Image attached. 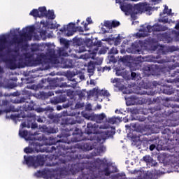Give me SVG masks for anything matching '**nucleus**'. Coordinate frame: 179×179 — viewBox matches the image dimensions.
<instances>
[{"mask_svg": "<svg viewBox=\"0 0 179 179\" xmlns=\"http://www.w3.org/2000/svg\"><path fill=\"white\" fill-rule=\"evenodd\" d=\"M70 123L66 124L64 131L66 132L62 136L60 140H57L52 137L46 139L45 142V148L41 152L46 153H52L55 152L56 157L59 159L57 163L64 170L71 171L72 174L79 173L80 168V159H83L82 155H79L78 149L83 152H89L93 150V145L90 143L83 141L76 144L74 146L71 145L73 142H80L82 141H89V138L83 137V132L76 126V121L69 120Z\"/></svg>", "mask_w": 179, "mask_h": 179, "instance_id": "nucleus-1", "label": "nucleus"}, {"mask_svg": "<svg viewBox=\"0 0 179 179\" xmlns=\"http://www.w3.org/2000/svg\"><path fill=\"white\" fill-rule=\"evenodd\" d=\"M106 162L107 161L99 158L94 160L92 169L94 171H95V177L96 179H127L124 173H117L110 177L111 173H117V169L116 166H111L110 167L113 169L112 171L110 170V168L109 166H106L103 170H101V166H106Z\"/></svg>", "mask_w": 179, "mask_h": 179, "instance_id": "nucleus-2", "label": "nucleus"}, {"mask_svg": "<svg viewBox=\"0 0 179 179\" xmlns=\"http://www.w3.org/2000/svg\"><path fill=\"white\" fill-rule=\"evenodd\" d=\"M155 111H161L162 115H166L171 117V121H178L179 120V106L178 105H165V108H162L160 105L154 107Z\"/></svg>", "mask_w": 179, "mask_h": 179, "instance_id": "nucleus-3", "label": "nucleus"}, {"mask_svg": "<svg viewBox=\"0 0 179 179\" xmlns=\"http://www.w3.org/2000/svg\"><path fill=\"white\" fill-rule=\"evenodd\" d=\"M23 164H27L28 167H40L45 164L44 155L24 156Z\"/></svg>", "mask_w": 179, "mask_h": 179, "instance_id": "nucleus-4", "label": "nucleus"}, {"mask_svg": "<svg viewBox=\"0 0 179 179\" xmlns=\"http://www.w3.org/2000/svg\"><path fill=\"white\" fill-rule=\"evenodd\" d=\"M47 57H48L49 62L53 65H58L59 64L60 57H68V52L64 49H59L57 54L55 53V50L48 49L47 52Z\"/></svg>", "mask_w": 179, "mask_h": 179, "instance_id": "nucleus-5", "label": "nucleus"}, {"mask_svg": "<svg viewBox=\"0 0 179 179\" xmlns=\"http://www.w3.org/2000/svg\"><path fill=\"white\" fill-rule=\"evenodd\" d=\"M168 29L167 26L156 23L153 26L147 25L146 29H141L140 31H143V33H137L136 36L141 38V37H146L148 33H152V31H166Z\"/></svg>", "mask_w": 179, "mask_h": 179, "instance_id": "nucleus-6", "label": "nucleus"}, {"mask_svg": "<svg viewBox=\"0 0 179 179\" xmlns=\"http://www.w3.org/2000/svg\"><path fill=\"white\" fill-rule=\"evenodd\" d=\"M36 28L34 26L27 27L22 29V33L20 34V38L17 40L18 43L30 41L33 37Z\"/></svg>", "mask_w": 179, "mask_h": 179, "instance_id": "nucleus-7", "label": "nucleus"}, {"mask_svg": "<svg viewBox=\"0 0 179 179\" xmlns=\"http://www.w3.org/2000/svg\"><path fill=\"white\" fill-rule=\"evenodd\" d=\"M159 64H155L154 68L152 67L150 65H145L143 68V71L144 73L147 75H153V69H155V72H159V73L162 72H164L166 71V66H164V60H160L158 62Z\"/></svg>", "mask_w": 179, "mask_h": 179, "instance_id": "nucleus-8", "label": "nucleus"}, {"mask_svg": "<svg viewBox=\"0 0 179 179\" xmlns=\"http://www.w3.org/2000/svg\"><path fill=\"white\" fill-rule=\"evenodd\" d=\"M55 87H73L75 89L78 86V82L75 79L68 81L69 85L66 83H64V78H56L55 80Z\"/></svg>", "mask_w": 179, "mask_h": 179, "instance_id": "nucleus-9", "label": "nucleus"}, {"mask_svg": "<svg viewBox=\"0 0 179 179\" xmlns=\"http://www.w3.org/2000/svg\"><path fill=\"white\" fill-rule=\"evenodd\" d=\"M10 57L11 58H3V62L7 64L10 69H16L17 68V66L16 65V59L17 58V55L11 54Z\"/></svg>", "mask_w": 179, "mask_h": 179, "instance_id": "nucleus-10", "label": "nucleus"}, {"mask_svg": "<svg viewBox=\"0 0 179 179\" xmlns=\"http://www.w3.org/2000/svg\"><path fill=\"white\" fill-rule=\"evenodd\" d=\"M157 89H159L158 90L159 93H164V94H168L171 95L174 93V90L173 89L172 85H157Z\"/></svg>", "mask_w": 179, "mask_h": 179, "instance_id": "nucleus-11", "label": "nucleus"}, {"mask_svg": "<svg viewBox=\"0 0 179 179\" xmlns=\"http://www.w3.org/2000/svg\"><path fill=\"white\" fill-rule=\"evenodd\" d=\"M127 51L130 54H141L142 52L141 45L138 42L133 43L131 47L127 49Z\"/></svg>", "mask_w": 179, "mask_h": 179, "instance_id": "nucleus-12", "label": "nucleus"}, {"mask_svg": "<svg viewBox=\"0 0 179 179\" xmlns=\"http://www.w3.org/2000/svg\"><path fill=\"white\" fill-rule=\"evenodd\" d=\"M75 26L76 24L73 22H70L68 25L67 27H64L60 29V31L64 33L66 30L67 31L66 36L67 37H71V36H73L75 34Z\"/></svg>", "mask_w": 179, "mask_h": 179, "instance_id": "nucleus-13", "label": "nucleus"}, {"mask_svg": "<svg viewBox=\"0 0 179 179\" xmlns=\"http://www.w3.org/2000/svg\"><path fill=\"white\" fill-rule=\"evenodd\" d=\"M176 141H178V142L176 143V146L174 147V150L176 152L175 155L176 158V162L174 164L173 169L174 171L179 173V138L176 139Z\"/></svg>", "mask_w": 179, "mask_h": 179, "instance_id": "nucleus-14", "label": "nucleus"}, {"mask_svg": "<svg viewBox=\"0 0 179 179\" xmlns=\"http://www.w3.org/2000/svg\"><path fill=\"white\" fill-rule=\"evenodd\" d=\"M66 101V96L60 95L57 96H54L53 98L50 99V102L51 104L56 106V104H59L61 103H65Z\"/></svg>", "mask_w": 179, "mask_h": 179, "instance_id": "nucleus-15", "label": "nucleus"}, {"mask_svg": "<svg viewBox=\"0 0 179 179\" xmlns=\"http://www.w3.org/2000/svg\"><path fill=\"white\" fill-rule=\"evenodd\" d=\"M85 134L87 135H97L99 134V131H97V128L93 125L92 123H87V128L85 129Z\"/></svg>", "mask_w": 179, "mask_h": 179, "instance_id": "nucleus-16", "label": "nucleus"}, {"mask_svg": "<svg viewBox=\"0 0 179 179\" xmlns=\"http://www.w3.org/2000/svg\"><path fill=\"white\" fill-rule=\"evenodd\" d=\"M136 8L139 12H150L152 10V7L148 3L137 4Z\"/></svg>", "mask_w": 179, "mask_h": 179, "instance_id": "nucleus-17", "label": "nucleus"}, {"mask_svg": "<svg viewBox=\"0 0 179 179\" xmlns=\"http://www.w3.org/2000/svg\"><path fill=\"white\" fill-rule=\"evenodd\" d=\"M29 135H31L32 136H34V135H36V133L33 134H30L29 133V131L27 130H19V135L21 138H24V139H27V141H31V138H30V136H29Z\"/></svg>", "mask_w": 179, "mask_h": 179, "instance_id": "nucleus-18", "label": "nucleus"}, {"mask_svg": "<svg viewBox=\"0 0 179 179\" xmlns=\"http://www.w3.org/2000/svg\"><path fill=\"white\" fill-rule=\"evenodd\" d=\"M61 63L63 64L64 68H73V60L71 59L62 58Z\"/></svg>", "mask_w": 179, "mask_h": 179, "instance_id": "nucleus-19", "label": "nucleus"}, {"mask_svg": "<svg viewBox=\"0 0 179 179\" xmlns=\"http://www.w3.org/2000/svg\"><path fill=\"white\" fill-rule=\"evenodd\" d=\"M94 93H96V94H100L101 96H106L107 97H108V96H110V92H108V91L107 90H101L97 89V88H94L92 90V94H94Z\"/></svg>", "mask_w": 179, "mask_h": 179, "instance_id": "nucleus-20", "label": "nucleus"}, {"mask_svg": "<svg viewBox=\"0 0 179 179\" xmlns=\"http://www.w3.org/2000/svg\"><path fill=\"white\" fill-rule=\"evenodd\" d=\"M44 58H45V55L43 53L37 55L36 58L34 60V64H35V65H40L43 64Z\"/></svg>", "mask_w": 179, "mask_h": 179, "instance_id": "nucleus-21", "label": "nucleus"}, {"mask_svg": "<svg viewBox=\"0 0 179 179\" xmlns=\"http://www.w3.org/2000/svg\"><path fill=\"white\" fill-rule=\"evenodd\" d=\"M38 12H39V15L41 16V17H45V16L47 15V8H45V6L43 7H39L38 8Z\"/></svg>", "mask_w": 179, "mask_h": 179, "instance_id": "nucleus-22", "label": "nucleus"}, {"mask_svg": "<svg viewBox=\"0 0 179 179\" xmlns=\"http://www.w3.org/2000/svg\"><path fill=\"white\" fill-rule=\"evenodd\" d=\"M5 43H6V36H3L0 37V51H3L5 50Z\"/></svg>", "mask_w": 179, "mask_h": 179, "instance_id": "nucleus-23", "label": "nucleus"}, {"mask_svg": "<svg viewBox=\"0 0 179 179\" xmlns=\"http://www.w3.org/2000/svg\"><path fill=\"white\" fill-rule=\"evenodd\" d=\"M104 118H106V114L104 113L96 115V122H97L98 124H101Z\"/></svg>", "mask_w": 179, "mask_h": 179, "instance_id": "nucleus-24", "label": "nucleus"}, {"mask_svg": "<svg viewBox=\"0 0 179 179\" xmlns=\"http://www.w3.org/2000/svg\"><path fill=\"white\" fill-rule=\"evenodd\" d=\"M43 129L44 132H46V134H55V132H57L55 129L52 127H48L47 126H43Z\"/></svg>", "mask_w": 179, "mask_h": 179, "instance_id": "nucleus-25", "label": "nucleus"}, {"mask_svg": "<svg viewBox=\"0 0 179 179\" xmlns=\"http://www.w3.org/2000/svg\"><path fill=\"white\" fill-rule=\"evenodd\" d=\"M120 9L122 12H129L131 9H132V5L131 4H125L120 6Z\"/></svg>", "mask_w": 179, "mask_h": 179, "instance_id": "nucleus-26", "label": "nucleus"}, {"mask_svg": "<svg viewBox=\"0 0 179 179\" xmlns=\"http://www.w3.org/2000/svg\"><path fill=\"white\" fill-rule=\"evenodd\" d=\"M64 175L62 174V171L60 172H54L51 176L50 178L51 179H61V178Z\"/></svg>", "mask_w": 179, "mask_h": 179, "instance_id": "nucleus-27", "label": "nucleus"}, {"mask_svg": "<svg viewBox=\"0 0 179 179\" xmlns=\"http://www.w3.org/2000/svg\"><path fill=\"white\" fill-rule=\"evenodd\" d=\"M59 41L61 45H64V48H69V41H66V39L64 38H60Z\"/></svg>", "mask_w": 179, "mask_h": 179, "instance_id": "nucleus-28", "label": "nucleus"}, {"mask_svg": "<svg viewBox=\"0 0 179 179\" xmlns=\"http://www.w3.org/2000/svg\"><path fill=\"white\" fill-rule=\"evenodd\" d=\"M45 17L50 19L51 20H54V19H55V14L54 13V10H52L47 12L46 15H45Z\"/></svg>", "mask_w": 179, "mask_h": 179, "instance_id": "nucleus-29", "label": "nucleus"}, {"mask_svg": "<svg viewBox=\"0 0 179 179\" xmlns=\"http://www.w3.org/2000/svg\"><path fill=\"white\" fill-rule=\"evenodd\" d=\"M29 15H31V16H33L34 17H41L40 16V11H38V10L37 9H33Z\"/></svg>", "mask_w": 179, "mask_h": 179, "instance_id": "nucleus-30", "label": "nucleus"}, {"mask_svg": "<svg viewBox=\"0 0 179 179\" xmlns=\"http://www.w3.org/2000/svg\"><path fill=\"white\" fill-rule=\"evenodd\" d=\"M35 177L37 178H41L43 176H45V171H38L34 173Z\"/></svg>", "mask_w": 179, "mask_h": 179, "instance_id": "nucleus-31", "label": "nucleus"}, {"mask_svg": "<svg viewBox=\"0 0 179 179\" xmlns=\"http://www.w3.org/2000/svg\"><path fill=\"white\" fill-rule=\"evenodd\" d=\"M62 107H63V108H68L69 107H71V103L69 102H68L67 103H64L62 105V106H57V111H61V110H62Z\"/></svg>", "mask_w": 179, "mask_h": 179, "instance_id": "nucleus-32", "label": "nucleus"}, {"mask_svg": "<svg viewBox=\"0 0 179 179\" xmlns=\"http://www.w3.org/2000/svg\"><path fill=\"white\" fill-rule=\"evenodd\" d=\"M171 60L172 61V62H174L175 64H178V66H179V55L171 56Z\"/></svg>", "mask_w": 179, "mask_h": 179, "instance_id": "nucleus-33", "label": "nucleus"}, {"mask_svg": "<svg viewBox=\"0 0 179 179\" xmlns=\"http://www.w3.org/2000/svg\"><path fill=\"white\" fill-rule=\"evenodd\" d=\"M10 111H15L13 110L12 106H10L7 109H4V110H0V115H2V114H3V113H10Z\"/></svg>", "mask_w": 179, "mask_h": 179, "instance_id": "nucleus-34", "label": "nucleus"}, {"mask_svg": "<svg viewBox=\"0 0 179 179\" xmlns=\"http://www.w3.org/2000/svg\"><path fill=\"white\" fill-rule=\"evenodd\" d=\"M152 159L150 155H145L143 157V160L145 162V163H150Z\"/></svg>", "mask_w": 179, "mask_h": 179, "instance_id": "nucleus-35", "label": "nucleus"}, {"mask_svg": "<svg viewBox=\"0 0 179 179\" xmlns=\"http://www.w3.org/2000/svg\"><path fill=\"white\" fill-rule=\"evenodd\" d=\"M171 15V9H169V6H165L164 9L163 10L164 15Z\"/></svg>", "mask_w": 179, "mask_h": 179, "instance_id": "nucleus-36", "label": "nucleus"}, {"mask_svg": "<svg viewBox=\"0 0 179 179\" xmlns=\"http://www.w3.org/2000/svg\"><path fill=\"white\" fill-rule=\"evenodd\" d=\"M111 24H112V29L115 28V27H118V26H120V24H121V23L120 22V21H117V20H113L111 22Z\"/></svg>", "mask_w": 179, "mask_h": 179, "instance_id": "nucleus-37", "label": "nucleus"}, {"mask_svg": "<svg viewBox=\"0 0 179 179\" xmlns=\"http://www.w3.org/2000/svg\"><path fill=\"white\" fill-rule=\"evenodd\" d=\"M163 38L165 39V41H166V43H171V41L173 40L171 38V36L167 35V34H164L162 36Z\"/></svg>", "mask_w": 179, "mask_h": 179, "instance_id": "nucleus-38", "label": "nucleus"}, {"mask_svg": "<svg viewBox=\"0 0 179 179\" xmlns=\"http://www.w3.org/2000/svg\"><path fill=\"white\" fill-rule=\"evenodd\" d=\"M66 76L69 80H72V78L75 76V73H72L71 71H68L66 73Z\"/></svg>", "mask_w": 179, "mask_h": 179, "instance_id": "nucleus-39", "label": "nucleus"}, {"mask_svg": "<svg viewBox=\"0 0 179 179\" xmlns=\"http://www.w3.org/2000/svg\"><path fill=\"white\" fill-rule=\"evenodd\" d=\"M167 83H179V78L166 80Z\"/></svg>", "mask_w": 179, "mask_h": 179, "instance_id": "nucleus-40", "label": "nucleus"}, {"mask_svg": "<svg viewBox=\"0 0 179 179\" xmlns=\"http://www.w3.org/2000/svg\"><path fill=\"white\" fill-rule=\"evenodd\" d=\"M24 153H33V152H34V150H33V148H31L26 147L24 149Z\"/></svg>", "mask_w": 179, "mask_h": 179, "instance_id": "nucleus-41", "label": "nucleus"}, {"mask_svg": "<svg viewBox=\"0 0 179 179\" xmlns=\"http://www.w3.org/2000/svg\"><path fill=\"white\" fill-rule=\"evenodd\" d=\"M39 48H38V45H33L31 48V51H32V52H36V51H39Z\"/></svg>", "mask_w": 179, "mask_h": 179, "instance_id": "nucleus-42", "label": "nucleus"}, {"mask_svg": "<svg viewBox=\"0 0 179 179\" xmlns=\"http://www.w3.org/2000/svg\"><path fill=\"white\" fill-rule=\"evenodd\" d=\"M104 26H105V27H108V29H113L111 22H110V21H106L104 22Z\"/></svg>", "mask_w": 179, "mask_h": 179, "instance_id": "nucleus-43", "label": "nucleus"}, {"mask_svg": "<svg viewBox=\"0 0 179 179\" xmlns=\"http://www.w3.org/2000/svg\"><path fill=\"white\" fill-rule=\"evenodd\" d=\"M15 103H16L17 104H19L20 103H26V98L24 97L20 98V99L15 101Z\"/></svg>", "mask_w": 179, "mask_h": 179, "instance_id": "nucleus-44", "label": "nucleus"}, {"mask_svg": "<svg viewBox=\"0 0 179 179\" xmlns=\"http://www.w3.org/2000/svg\"><path fill=\"white\" fill-rule=\"evenodd\" d=\"M73 43L76 44V45H80L81 43H80V39L78 38H74L73 39Z\"/></svg>", "mask_w": 179, "mask_h": 179, "instance_id": "nucleus-45", "label": "nucleus"}, {"mask_svg": "<svg viewBox=\"0 0 179 179\" xmlns=\"http://www.w3.org/2000/svg\"><path fill=\"white\" fill-rule=\"evenodd\" d=\"M169 133H170V129H165L162 131V134H164V135H168L167 139H168V141H170V136H169Z\"/></svg>", "mask_w": 179, "mask_h": 179, "instance_id": "nucleus-46", "label": "nucleus"}, {"mask_svg": "<svg viewBox=\"0 0 179 179\" xmlns=\"http://www.w3.org/2000/svg\"><path fill=\"white\" fill-rule=\"evenodd\" d=\"M110 54H118V50L116 48H112L110 51Z\"/></svg>", "mask_w": 179, "mask_h": 179, "instance_id": "nucleus-47", "label": "nucleus"}, {"mask_svg": "<svg viewBox=\"0 0 179 179\" xmlns=\"http://www.w3.org/2000/svg\"><path fill=\"white\" fill-rule=\"evenodd\" d=\"M2 106H3L4 107H9V101L8 100H3Z\"/></svg>", "mask_w": 179, "mask_h": 179, "instance_id": "nucleus-48", "label": "nucleus"}, {"mask_svg": "<svg viewBox=\"0 0 179 179\" xmlns=\"http://www.w3.org/2000/svg\"><path fill=\"white\" fill-rule=\"evenodd\" d=\"M109 124H115L117 122V119L115 117H112L108 120Z\"/></svg>", "mask_w": 179, "mask_h": 179, "instance_id": "nucleus-49", "label": "nucleus"}, {"mask_svg": "<svg viewBox=\"0 0 179 179\" xmlns=\"http://www.w3.org/2000/svg\"><path fill=\"white\" fill-rule=\"evenodd\" d=\"M107 52V48H101L99 52V54L101 55V54H106Z\"/></svg>", "mask_w": 179, "mask_h": 179, "instance_id": "nucleus-50", "label": "nucleus"}, {"mask_svg": "<svg viewBox=\"0 0 179 179\" xmlns=\"http://www.w3.org/2000/svg\"><path fill=\"white\" fill-rule=\"evenodd\" d=\"M83 107H85V103H78L76 104V108H82Z\"/></svg>", "mask_w": 179, "mask_h": 179, "instance_id": "nucleus-51", "label": "nucleus"}, {"mask_svg": "<svg viewBox=\"0 0 179 179\" xmlns=\"http://www.w3.org/2000/svg\"><path fill=\"white\" fill-rule=\"evenodd\" d=\"M121 38H120V36L116 37V38L115 39V44H116V45H118V44H120L121 43Z\"/></svg>", "mask_w": 179, "mask_h": 179, "instance_id": "nucleus-52", "label": "nucleus"}, {"mask_svg": "<svg viewBox=\"0 0 179 179\" xmlns=\"http://www.w3.org/2000/svg\"><path fill=\"white\" fill-rule=\"evenodd\" d=\"M31 128L32 129H36V128H38V124H37V123L32 122L31 124Z\"/></svg>", "mask_w": 179, "mask_h": 179, "instance_id": "nucleus-53", "label": "nucleus"}, {"mask_svg": "<svg viewBox=\"0 0 179 179\" xmlns=\"http://www.w3.org/2000/svg\"><path fill=\"white\" fill-rule=\"evenodd\" d=\"M88 120L90 121H95L96 122V115H90V118Z\"/></svg>", "mask_w": 179, "mask_h": 179, "instance_id": "nucleus-54", "label": "nucleus"}, {"mask_svg": "<svg viewBox=\"0 0 179 179\" xmlns=\"http://www.w3.org/2000/svg\"><path fill=\"white\" fill-rule=\"evenodd\" d=\"M141 100L138 101V104H145L146 103V99L145 98H140Z\"/></svg>", "mask_w": 179, "mask_h": 179, "instance_id": "nucleus-55", "label": "nucleus"}, {"mask_svg": "<svg viewBox=\"0 0 179 179\" xmlns=\"http://www.w3.org/2000/svg\"><path fill=\"white\" fill-rule=\"evenodd\" d=\"M94 44L96 47L99 48V47H101V45L103 44V43H101V41H98Z\"/></svg>", "mask_w": 179, "mask_h": 179, "instance_id": "nucleus-56", "label": "nucleus"}, {"mask_svg": "<svg viewBox=\"0 0 179 179\" xmlns=\"http://www.w3.org/2000/svg\"><path fill=\"white\" fill-rule=\"evenodd\" d=\"M177 73H179V69L175 70V71H173V73L171 74V76H172L173 78H174V76H176L177 75Z\"/></svg>", "mask_w": 179, "mask_h": 179, "instance_id": "nucleus-57", "label": "nucleus"}, {"mask_svg": "<svg viewBox=\"0 0 179 179\" xmlns=\"http://www.w3.org/2000/svg\"><path fill=\"white\" fill-rule=\"evenodd\" d=\"M138 121H141V122H143V121H146V117L143 116H139Z\"/></svg>", "mask_w": 179, "mask_h": 179, "instance_id": "nucleus-58", "label": "nucleus"}, {"mask_svg": "<svg viewBox=\"0 0 179 179\" xmlns=\"http://www.w3.org/2000/svg\"><path fill=\"white\" fill-rule=\"evenodd\" d=\"M152 166H156V165L157 164V162H156V161L153 160V158L152 159V161L150 162Z\"/></svg>", "mask_w": 179, "mask_h": 179, "instance_id": "nucleus-59", "label": "nucleus"}, {"mask_svg": "<svg viewBox=\"0 0 179 179\" xmlns=\"http://www.w3.org/2000/svg\"><path fill=\"white\" fill-rule=\"evenodd\" d=\"M154 149H156V145H155V144L150 145V150L151 152H153V150H154Z\"/></svg>", "mask_w": 179, "mask_h": 179, "instance_id": "nucleus-60", "label": "nucleus"}, {"mask_svg": "<svg viewBox=\"0 0 179 179\" xmlns=\"http://www.w3.org/2000/svg\"><path fill=\"white\" fill-rule=\"evenodd\" d=\"M90 115L89 113H84L83 114V117L84 118H85L86 120H89V118H90Z\"/></svg>", "mask_w": 179, "mask_h": 179, "instance_id": "nucleus-61", "label": "nucleus"}, {"mask_svg": "<svg viewBox=\"0 0 179 179\" xmlns=\"http://www.w3.org/2000/svg\"><path fill=\"white\" fill-rule=\"evenodd\" d=\"M131 76L133 79H135V78H136V73L135 72H131Z\"/></svg>", "mask_w": 179, "mask_h": 179, "instance_id": "nucleus-62", "label": "nucleus"}, {"mask_svg": "<svg viewBox=\"0 0 179 179\" xmlns=\"http://www.w3.org/2000/svg\"><path fill=\"white\" fill-rule=\"evenodd\" d=\"M58 27H59V24H57V26H55V25H53V24H52L50 29H58Z\"/></svg>", "mask_w": 179, "mask_h": 179, "instance_id": "nucleus-63", "label": "nucleus"}, {"mask_svg": "<svg viewBox=\"0 0 179 179\" xmlns=\"http://www.w3.org/2000/svg\"><path fill=\"white\" fill-rule=\"evenodd\" d=\"M175 29L176 30H179V21L176 23V24L175 26Z\"/></svg>", "mask_w": 179, "mask_h": 179, "instance_id": "nucleus-64", "label": "nucleus"}]
</instances>
